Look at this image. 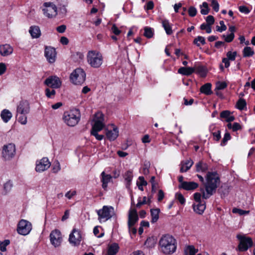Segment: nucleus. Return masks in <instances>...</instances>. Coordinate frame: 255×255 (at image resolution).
<instances>
[{
	"label": "nucleus",
	"instance_id": "f257e3e1",
	"mask_svg": "<svg viewBox=\"0 0 255 255\" xmlns=\"http://www.w3.org/2000/svg\"><path fill=\"white\" fill-rule=\"evenodd\" d=\"M205 191L201 189L203 198L207 199L215 192L219 184L220 179L216 172H208L206 177Z\"/></svg>",
	"mask_w": 255,
	"mask_h": 255
},
{
	"label": "nucleus",
	"instance_id": "f03ea898",
	"mask_svg": "<svg viewBox=\"0 0 255 255\" xmlns=\"http://www.w3.org/2000/svg\"><path fill=\"white\" fill-rule=\"evenodd\" d=\"M159 244L161 251L165 254H171L176 251V240L169 235L163 236L159 240Z\"/></svg>",
	"mask_w": 255,
	"mask_h": 255
},
{
	"label": "nucleus",
	"instance_id": "7ed1b4c3",
	"mask_svg": "<svg viewBox=\"0 0 255 255\" xmlns=\"http://www.w3.org/2000/svg\"><path fill=\"white\" fill-rule=\"evenodd\" d=\"M88 63L94 68H99L102 64L103 58L101 53L96 50L89 51L87 55Z\"/></svg>",
	"mask_w": 255,
	"mask_h": 255
},
{
	"label": "nucleus",
	"instance_id": "20e7f679",
	"mask_svg": "<svg viewBox=\"0 0 255 255\" xmlns=\"http://www.w3.org/2000/svg\"><path fill=\"white\" fill-rule=\"evenodd\" d=\"M63 119L64 123L68 126L74 127L76 125L80 120V114L78 110H74L65 112Z\"/></svg>",
	"mask_w": 255,
	"mask_h": 255
},
{
	"label": "nucleus",
	"instance_id": "39448f33",
	"mask_svg": "<svg viewBox=\"0 0 255 255\" xmlns=\"http://www.w3.org/2000/svg\"><path fill=\"white\" fill-rule=\"evenodd\" d=\"M97 213L99 222H105L114 215V208L110 206H104L101 209L97 210Z\"/></svg>",
	"mask_w": 255,
	"mask_h": 255
},
{
	"label": "nucleus",
	"instance_id": "423d86ee",
	"mask_svg": "<svg viewBox=\"0 0 255 255\" xmlns=\"http://www.w3.org/2000/svg\"><path fill=\"white\" fill-rule=\"evenodd\" d=\"M15 152V146L14 143H9L6 144L2 147L1 157L5 161L10 160L14 157Z\"/></svg>",
	"mask_w": 255,
	"mask_h": 255
},
{
	"label": "nucleus",
	"instance_id": "0eeeda50",
	"mask_svg": "<svg viewBox=\"0 0 255 255\" xmlns=\"http://www.w3.org/2000/svg\"><path fill=\"white\" fill-rule=\"evenodd\" d=\"M70 79L74 84L81 85L85 81L86 73L83 69L77 68L71 74Z\"/></svg>",
	"mask_w": 255,
	"mask_h": 255
},
{
	"label": "nucleus",
	"instance_id": "6e6552de",
	"mask_svg": "<svg viewBox=\"0 0 255 255\" xmlns=\"http://www.w3.org/2000/svg\"><path fill=\"white\" fill-rule=\"evenodd\" d=\"M42 11L44 15L48 18H51L57 14V8L55 4L52 2H46L43 4Z\"/></svg>",
	"mask_w": 255,
	"mask_h": 255
},
{
	"label": "nucleus",
	"instance_id": "1a4fd4ad",
	"mask_svg": "<svg viewBox=\"0 0 255 255\" xmlns=\"http://www.w3.org/2000/svg\"><path fill=\"white\" fill-rule=\"evenodd\" d=\"M32 229V226L30 222L25 220H20L17 228V231L18 234L22 235H28Z\"/></svg>",
	"mask_w": 255,
	"mask_h": 255
},
{
	"label": "nucleus",
	"instance_id": "9d476101",
	"mask_svg": "<svg viewBox=\"0 0 255 255\" xmlns=\"http://www.w3.org/2000/svg\"><path fill=\"white\" fill-rule=\"evenodd\" d=\"M237 238L240 240V244L239 245V250L240 251H246L253 246V243L251 238L242 235H238Z\"/></svg>",
	"mask_w": 255,
	"mask_h": 255
},
{
	"label": "nucleus",
	"instance_id": "9b49d317",
	"mask_svg": "<svg viewBox=\"0 0 255 255\" xmlns=\"http://www.w3.org/2000/svg\"><path fill=\"white\" fill-rule=\"evenodd\" d=\"M82 239L83 237L81 231L78 229L74 228L69 235V241L70 243L77 246L80 244Z\"/></svg>",
	"mask_w": 255,
	"mask_h": 255
},
{
	"label": "nucleus",
	"instance_id": "f8f14e48",
	"mask_svg": "<svg viewBox=\"0 0 255 255\" xmlns=\"http://www.w3.org/2000/svg\"><path fill=\"white\" fill-rule=\"evenodd\" d=\"M104 115L101 113L95 114V123L93 126L91 132H98L101 131L104 127Z\"/></svg>",
	"mask_w": 255,
	"mask_h": 255
},
{
	"label": "nucleus",
	"instance_id": "ddd939ff",
	"mask_svg": "<svg viewBox=\"0 0 255 255\" xmlns=\"http://www.w3.org/2000/svg\"><path fill=\"white\" fill-rule=\"evenodd\" d=\"M50 239L52 245L55 247H59L62 241L61 232L58 230L52 231L50 235Z\"/></svg>",
	"mask_w": 255,
	"mask_h": 255
},
{
	"label": "nucleus",
	"instance_id": "4468645a",
	"mask_svg": "<svg viewBox=\"0 0 255 255\" xmlns=\"http://www.w3.org/2000/svg\"><path fill=\"white\" fill-rule=\"evenodd\" d=\"M44 84L52 88L57 89L61 87L62 83L59 77L56 76H51L45 80Z\"/></svg>",
	"mask_w": 255,
	"mask_h": 255
},
{
	"label": "nucleus",
	"instance_id": "2eb2a0df",
	"mask_svg": "<svg viewBox=\"0 0 255 255\" xmlns=\"http://www.w3.org/2000/svg\"><path fill=\"white\" fill-rule=\"evenodd\" d=\"M51 163L47 157H43L40 160L37 161L35 167L37 172H41L48 169Z\"/></svg>",
	"mask_w": 255,
	"mask_h": 255
},
{
	"label": "nucleus",
	"instance_id": "dca6fc26",
	"mask_svg": "<svg viewBox=\"0 0 255 255\" xmlns=\"http://www.w3.org/2000/svg\"><path fill=\"white\" fill-rule=\"evenodd\" d=\"M44 55L49 63H54L55 61L56 57L55 49L51 46H45Z\"/></svg>",
	"mask_w": 255,
	"mask_h": 255
},
{
	"label": "nucleus",
	"instance_id": "f3484780",
	"mask_svg": "<svg viewBox=\"0 0 255 255\" xmlns=\"http://www.w3.org/2000/svg\"><path fill=\"white\" fill-rule=\"evenodd\" d=\"M30 111L29 104L27 101H21L17 107V116L18 114H28Z\"/></svg>",
	"mask_w": 255,
	"mask_h": 255
},
{
	"label": "nucleus",
	"instance_id": "a211bd4d",
	"mask_svg": "<svg viewBox=\"0 0 255 255\" xmlns=\"http://www.w3.org/2000/svg\"><path fill=\"white\" fill-rule=\"evenodd\" d=\"M138 220L137 212L135 209L129 211L128 217V225H134Z\"/></svg>",
	"mask_w": 255,
	"mask_h": 255
},
{
	"label": "nucleus",
	"instance_id": "6ab92c4d",
	"mask_svg": "<svg viewBox=\"0 0 255 255\" xmlns=\"http://www.w3.org/2000/svg\"><path fill=\"white\" fill-rule=\"evenodd\" d=\"M112 129H107L106 132L107 137L110 140H115L119 135V130L117 127L113 126Z\"/></svg>",
	"mask_w": 255,
	"mask_h": 255
},
{
	"label": "nucleus",
	"instance_id": "aec40b11",
	"mask_svg": "<svg viewBox=\"0 0 255 255\" xmlns=\"http://www.w3.org/2000/svg\"><path fill=\"white\" fill-rule=\"evenodd\" d=\"M12 47L9 44H4L0 46V54L3 56H7L12 54Z\"/></svg>",
	"mask_w": 255,
	"mask_h": 255
},
{
	"label": "nucleus",
	"instance_id": "412c9836",
	"mask_svg": "<svg viewBox=\"0 0 255 255\" xmlns=\"http://www.w3.org/2000/svg\"><path fill=\"white\" fill-rule=\"evenodd\" d=\"M206 209L205 202H198L193 205L194 211L199 214H202Z\"/></svg>",
	"mask_w": 255,
	"mask_h": 255
},
{
	"label": "nucleus",
	"instance_id": "4be33fe9",
	"mask_svg": "<svg viewBox=\"0 0 255 255\" xmlns=\"http://www.w3.org/2000/svg\"><path fill=\"white\" fill-rule=\"evenodd\" d=\"M198 186V184L195 182H185L182 183V186L180 188L186 190H193L195 189Z\"/></svg>",
	"mask_w": 255,
	"mask_h": 255
},
{
	"label": "nucleus",
	"instance_id": "5701e85b",
	"mask_svg": "<svg viewBox=\"0 0 255 255\" xmlns=\"http://www.w3.org/2000/svg\"><path fill=\"white\" fill-rule=\"evenodd\" d=\"M101 176L102 187L104 189H106L108 186V183L110 181L111 179H112V176L110 174H106L104 171L102 172Z\"/></svg>",
	"mask_w": 255,
	"mask_h": 255
},
{
	"label": "nucleus",
	"instance_id": "b1692460",
	"mask_svg": "<svg viewBox=\"0 0 255 255\" xmlns=\"http://www.w3.org/2000/svg\"><path fill=\"white\" fill-rule=\"evenodd\" d=\"M193 164V161L191 159L187 160L185 162H182L181 163L180 172H184L188 171Z\"/></svg>",
	"mask_w": 255,
	"mask_h": 255
},
{
	"label": "nucleus",
	"instance_id": "393cba45",
	"mask_svg": "<svg viewBox=\"0 0 255 255\" xmlns=\"http://www.w3.org/2000/svg\"><path fill=\"white\" fill-rule=\"evenodd\" d=\"M161 23L167 35H171L173 33V31L172 30L171 24L170 23L169 20L163 19L162 20Z\"/></svg>",
	"mask_w": 255,
	"mask_h": 255
},
{
	"label": "nucleus",
	"instance_id": "a878e982",
	"mask_svg": "<svg viewBox=\"0 0 255 255\" xmlns=\"http://www.w3.org/2000/svg\"><path fill=\"white\" fill-rule=\"evenodd\" d=\"M29 33L33 38H38L41 35L40 28L37 26H32L30 27Z\"/></svg>",
	"mask_w": 255,
	"mask_h": 255
},
{
	"label": "nucleus",
	"instance_id": "bb28decb",
	"mask_svg": "<svg viewBox=\"0 0 255 255\" xmlns=\"http://www.w3.org/2000/svg\"><path fill=\"white\" fill-rule=\"evenodd\" d=\"M221 118L225 119L227 122L230 123L235 120V117L231 115V112L229 111H224L220 114Z\"/></svg>",
	"mask_w": 255,
	"mask_h": 255
},
{
	"label": "nucleus",
	"instance_id": "cd10ccee",
	"mask_svg": "<svg viewBox=\"0 0 255 255\" xmlns=\"http://www.w3.org/2000/svg\"><path fill=\"white\" fill-rule=\"evenodd\" d=\"M1 118L4 123L8 122L12 117V114L8 110H3L0 114Z\"/></svg>",
	"mask_w": 255,
	"mask_h": 255
},
{
	"label": "nucleus",
	"instance_id": "c85d7f7f",
	"mask_svg": "<svg viewBox=\"0 0 255 255\" xmlns=\"http://www.w3.org/2000/svg\"><path fill=\"white\" fill-rule=\"evenodd\" d=\"M132 178L133 174L131 171H128L125 173L124 178L126 182V185L127 188H129Z\"/></svg>",
	"mask_w": 255,
	"mask_h": 255
},
{
	"label": "nucleus",
	"instance_id": "c756f323",
	"mask_svg": "<svg viewBox=\"0 0 255 255\" xmlns=\"http://www.w3.org/2000/svg\"><path fill=\"white\" fill-rule=\"evenodd\" d=\"M194 71V69L191 67H181L178 72L183 75L188 76L192 74Z\"/></svg>",
	"mask_w": 255,
	"mask_h": 255
},
{
	"label": "nucleus",
	"instance_id": "7c9ffc66",
	"mask_svg": "<svg viewBox=\"0 0 255 255\" xmlns=\"http://www.w3.org/2000/svg\"><path fill=\"white\" fill-rule=\"evenodd\" d=\"M200 91L202 93L207 95L211 94L212 93L211 91V84L209 83L204 84L201 87Z\"/></svg>",
	"mask_w": 255,
	"mask_h": 255
},
{
	"label": "nucleus",
	"instance_id": "2f4dec72",
	"mask_svg": "<svg viewBox=\"0 0 255 255\" xmlns=\"http://www.w3.org/2000/svg\"><path fill=\"white\" fill-rule=\"evenodd\" d=\"M119 247L117 244L114 243L109 246L108 253L109 255H115L118 252Z\"/></svg>",
	"mask_w": 255,
	"mask_h": 255
},
{
	"label": "nucleus",
	"instance_id": "473e14b6",
	"mask_svg": "<svg viewBox=\"0 0 255 255\" xmlns=\"http://www.w3.org/2000/svg\"><path fill=\"white\" fill-rule=\"evenodd\" d=\"M197 172H206L208 169V165L206 163L200 161L196 164Z\"/></svg>",
	"mask_w": 255,
	"mask_h": 255
},
{
	"label": "nucleus",
	"instance_id": "72a5a7b5",
	"mask_svg": "<svg viewBox=\"0 0 255 255\" xmlns=\"http://www.w3.org/2000/svg\"><path fill=\"white\" fill-rule=\"evenodd\" d=\"M159 212L160 210L159 209L150 210L151 216L152 217L151 222L152 223H155L158 220Z\"/></svg>",
	"mask_w": 255,
	"mask_h": 255
},
{
	"label": "nucleus",
	"instance_id": "f704fd0d",
	"mask_svg": "<svg viewBox=\"0 0 255 255\" xmlns=\"http://www.w3.org/2000/svg\"><path fill=\"white\" fill-rule=\"evenodd\" d=\"M13 187V183L12 181L8 180L3 184V191L4 194L6 195L9 193Z\"/></svg>",
	"mask_w": 255,
	"mask_h": 255
},
{
	"label": "nucleus",
	"instance_id": "c9c22d12",
	"mask_svg": "<svg viewBox=\"0 0 255 255\" xmlns=\"http://www.w3.org/2000/svg\"><path fill=\"white\" fill-rule=\"evenodd\" d=\"M243 56L244 57H251L254 54V51L250 47H245L243 49Z\"/></svg>",
	"mask_w": 255,
	"mask_h": 255
},
{
	"label": "nucleus",
	"instance_id": "e433bc0d",
	"mask_svg": "<svg viewBox=\"0 0 255 255\" xmlns=\"http://www.w3.org/2000/svg\"><path fill=\"white\" fill-rule=\"evenodd\" d=\"M201 8V13L203 15H206L209 13V9L208 7V4L206 2H204L202 5L200 6Z\"/></svg>",
	"mask_w": 255,
	"mask_h": 255
},
{
	"label": "nucleus",
	"instance_id": "4c0bfd02",
	"mask_svg": "<svg viewBox=\"0 0 255 255\" xmlns=\"http://www.w3.org/2000/svg\"><path fill=\"white\" fill-rule=\"evenodd\" d=\"M227 127L229 129H232L233 131H236L241 129V125L238 123H234L233 125L229 123L227 125Z\"/></svg>",
	"mask_w": 255,
	"mask_h": 255
},
{
	"label": "nucleus",
	"instance_id": "58836bf2",
	"mask_svg": "<svg viewBox=\"0 0 255 255\" xmlns=\"http://www.w3.org/2000/svg\"><path fill=\"white\" fill-rule=\"evenodd\" d=\"M194 44H196L197 46H200V43L202 45H204L206 43L205 39L204 37L198 36L194 39L193 41Z\"/></svg>",
	"mask_w": 255,
	"mask_h": 255
},
{
	"label": "nucleus",
	"instance_id": "ea45409f",
	"mask_svg": "<svg viewBox=\"0 0 255 255\" xmlns=\"http://www.w3.org/2000/svg\"><path fill=\"white\" fill-rule=\"evenodd\" d=\"M144 35L148 38H150L152 37L153 35V31L151 28L148 27H145L144 28Z\"/></svg>",
	"mask_w": 255,
	"mask_h": 255
},
{
	"label": "nucleus",
	"instance_id": "a19ab883",
	"mask_svg": "<svg viewBox=\"0 0 255 255\" xmlns=\"http://www.w3.org/2000/svg\"><path fill=\"white\" fill-rule=\"evenodd\" d=\"M26 115L27 114H18V116L16 115L18 121L22 125H25L27 123Z\"/></svg>",
	"mask_w": 255,
	"mask_h": 255
},
{
	"label": "nucleus",
	"instance_id": "79ce46f5",
	"mask_svg": "<svg viewBox=\"0 0 255 255\" xmlns=\"http://www.w3.org/2000/svg\"><path fill=\"white\" fill-rule=\"evenodd\" d=\"M197 250L195 249L193 246H189L185 250L186 255H195L197 252Z\"/></svg>",
	"mask_w": 255,
	"mask_h": 255
},
{
	"label": "nucleus",
	"instance_id": "37998d69",
	"mask_svg": "<svg viewBox=\"0 0 255 255\" xmlns=\"http://www.w3.org/2000/svg\"><path fill=\"white\" fill-rule=\"evenodd\" d=\"M246 104L245 100L240 99L237 103V108L240 110H243L246 106Z\"/></svg>",
	"mask_w": 255,
	"mask_h": 255
},
{
	"label": "nucleus",
	"instance_id": "c03bdc74",
	"mask_svg": "<svg viewBox=\"0 0 255 255\" xmlns=\"http://www.w3.org/2000/svg\"><path fill=\"white\" fill-rule=\"evenodd\" d=\"M237 52L235 51L232 52L231 51H229L227 53V58L229 60L234 61L236 59V57L237 56Z\"/></svg>",
	"mask_w": 255,
	"mask_h": 255
},
{
	"label": "nucleus",
	"instance_id": "a18cd8bd",
	"mask_svg": "<svg viewBox=\"0 0 255 255\" xmlns=\"http://www.w3.org/2000/svg\"><path fill=\"white\" fill-rule=\"evenodd\" d=\"M176 199L182 204L183 205L185 202V199L180 193H177L175 195Z\"/></svg>",
	"mask_w": 255,
	"mask_h": 255
},
{
	"label": "nucleus",
	"instance_id": "49530a36",
	"mask_svg": "<svg viewBox=\"0 0 255 255\" xmlns=\"http://www.w3.org/2000/svg\"><path fill=\"white\" fill-rule=\"evenodd\" d=\"M231 139V135L229 132L225 133L224 138L221 143L222 146H224L226 144V142Z\"/></svg>",
	"mask_w": 255,
	"mask_h": 255
},
{
	"label": "nucleus",
	"instance_id": "de8ad7c7",
	"mask_svg": "<svg viewBox=\"0 0 255 255\" xmlns=\"http://www.w3.org/2000/svg\"><path fill=\"white\" fill-rule=\"evenodd\" d=\"M227 86V84L224 82H218L216 84V89L219 90H223L226 88Z\"/></svg>",
	"mask_w": 255,
	"mask_h": 255
},
{
	"label": "nucleus",
	"instance_id": "09e8293b",
	"mask_svg": "<svg viewBox=\"0 0 255 255\" xmlns=\"http://www.w3.org/2000/svg\"><path fill=\"white\" fill-rule=\"evenodd\" d=\"M56 92L54 90H50L47 88L45 90V94L48 98H52L55 95Z\"/></svg>",
	"mask_w": 255,
	"mask_h": 255
},
{
	"label": "nucleus",
	"instance_id": "8fccbe9b",
	"mask_svg": "<svg viewBox=\"0 0 255 255\" xmlns=\"http://www.w3.org/2000/svg\"><path fill=\"white\" fill-rule=\"evenodd\" d=\"M197 12V9L195 7L190 6L188 9L189 15L191 17L195 16L196 15Z\"/></svg>",
	"mask_w": 255,
	"mask_h": 255
},
{
	"label": "nucleus",
	"instance_id": "3c124183",
	"mask_svg": "<svg viewBox=\"0 0 255 255\" xmlns=\"http://www.w3.org/2000/svg\"><path fill=\"white\" fill-rule=\"evenodd\" d=\"M223 36L225 38V41L227 42H231L234 39L235 35L234 33H230L227 36L223 35Z\"/></svg>",
	"mask_w": 255,
	"mask_h": 255
},
{
	"label": "nucleus",
	"instance_id": "603ef678",
	"mask_svg": "<svg viewBox=\"0 0 255 255\" xmlns=\"http://www.w3.org/2000/svg\"><path fill=\"white\" fill-rule=\"evenodd\" d=\"M137 201L136 207L137 208H140L141 205L146 204V197L145 196L143 197L142 201H141V198L139 197Z\"/></svg>",
	"mask_w": 255,
	"mask_h": 255
},
{
	"label": "nucleus",
	"instance_id": "864d4df0",
	"mask_svg": "<svg viewBox=\"0 0 255 255\" xmlns=\"http://www.w3.org/2000/svg\"><path fill=\"white\" fill-rule=\"evenodd\" d=\"M220 24L221 25V27L217 26V30L221 32L223 31H225L227 29V26L225 25L224 22L223 21H220Z\"/></svg>",
	"mask_w": 255,
	"mask_h": 255
},
{
	"label": "nucleus",
	"instance_id": "5fc2aeb1",
	"mask_svg": "<svg viewBox=\"0 0 255 255\" xmlns=\"http://www.w3.org/2000/svg\"><path fill=\"white\" fill-rule=\"evenodd\" d=\"M232 212L234 213H237L240 215H243L249 213V211H244L236 208H234L232 210Z\"/></svg>",
	"mask_w": 255,
	"mask_h": 255
},
{
	"label": "nucleus",
	"instance_id": "6e6d98bb",
	"mask_svg": "<svg viewBox=\"0 0 255 255\" xmlns=\"http://www.w3.org/2000/svg\"><path fill=\"white\" fill-rule=\"evenodd\" d=\"M61 169V166L60 163L58 161H56V162L54 165L52 171L53 173H56L58 172Z\"/></svg>",
	"mask_w": 255,
	"mask_h": 255
},
{
	"label": "nucleus",
	"instance_id": "4d7b16f0",
	"mask_svg": "<svg viewBox=\"0 0 255 255\" xmlns=\"http://www.w3.org/2000/svg\"><path fill=\"white\" fill-rule=\"evenodd\" d=\"M111 30L112 32L116 35H118L121 33V31L118 28V27L115 24L113 25L111 28Z\"/></svg>",
	"mask_w": 255,
	"mask_h": 255
},
{
	"label": "nucleus",
	"instance_id": "13d9d810",
	"mask_svg": "<svg viewBox=\"0 0 255 255\" xmlns=\"http://www.w3.org/2000/svg\"><path fill=\"white\" fill-rule=\"evenodd\" d=\"M211 5L213 9L216 12H218L219 10V4L216 0H213Z\"/></svg>",
	"mask_w": 255,
	"mask_h": 255
},
{
	"label": "nucleus",
	"instance_id": "bf43d9fd",
	"mask_svg": "<svg viewBox=\"0 0 255 255\" xmlns=\"http://www.w3.org/2000/svg\"><path fill=\"white\" fill-rule=\"evenodd\" d=\"M239 11L241 12L248 14L250 12V9L246 6L242 5L239 7Z\"/></svg>",
	"mask_w": 255,
	"mask_h": 255
},
{
	"label": "nucleus",
	"instance_id": "052dcab7",
	"mask_svg": "<svg viewBox=\"0 0 255 255\" xmlns=\"http://www.w3.org/2000/svg\"><path fill=\"white\" fill-rule=\"evenodd\" d=\"M206 21L208 25H211L214 23L215 20L212 15H208L206 17Z\"/></svg>",
	"mask_w": 255,
	"mask_h": 255
},
{
	"label": "nucleus",
	"instance_id": "680f3d73",
	"mask_svg": "<svg viewBox=\"0 0 255 255\" xmlns=\"http://www.w3.org/2000/svg\"><path fill=\"white\" fill-rule=\"evenodd\" d=\"M128 231L129 234L132 235H135L136 233V229L134 227V225H128Z\"/></svg>",
	"mask_w": 255,
	"mask_h": 255
},
{
	"label": "nucleus",
	"instance_id": "e2e57ef3",
	"mask_svg": "<svg viewBox=\"0 0 255 255\" xmlns=\"http://www.w3.org/2000/svg\"><path fill=\"white\" fill-rule=\"evenodd\" d=\"M91 133L92 135H94L96 137V138L98 140H102L104 137L103 135L99 134L98 133V132H96V131L94 132H91Z\"/></svg>",
	"mask_w": 255,
	"mask_h": 255
},
{
	"label": "nucleus",
	"instance_id": "0e129e2a",
	"mask_svg": "<svg viewBox=\"0 0 255 255\" xmlns=\"http://www.w3.org/2000/svg\"><path fill=\"white\" fill-rule=\"evenodd\" d=\"M6 70V67L4 63H0V76L5 73Z\"/></svg>",
	"mask_w": 255,
	"mask_h": 255
},
{
	"label": "nucleus",
	"instance_id": "69168bd1",
	"mask_svg": "<svg viewBox=\"0 0 255 255\" xmlns=\"http://www.w3.org/2000/svg\"><path fill=\"white\" fill-rule=\"evenodd\" d=\"M150 166V164L149 162H147L145 163L144 165V167H143V173L145 175L148 174L149 173L148 168Z\"/></svg>",
	"mask_w": 255,
	"mask_h": 255
},
{
	"label": "nucleus",
	"instance_id": "338daca9",
	"mask_svg": "<svg viewBox=\"0 0 255 255\" xmlns=\"http://www.w3.org/2000/svg\"><path fill=\"white\" fill-rule=\"evenodd\" d=\"M66 29V26L65 25H61L56 28L57 31L58 32L61 33L64 32Z\"/></svg>",
	"mask_w": 255,
	"mask_h": 255
},
{
	"label": "nucleus",
	"instance_id": "774afa93",
	"mask_svg": "<svg viewBox=\"0 0 255 255\" xmlns=\"http://www.w3.org/2000/svg\"><path fill=\"white\" fill-rule=\"evenodd\" d=\"M213 135L214 139L216 141H219L221 138V132L219 130L217 131V132H213Z\"/></svg>",
	"mask_w": 255,
	"mask_h": 255
}]
</instances>
